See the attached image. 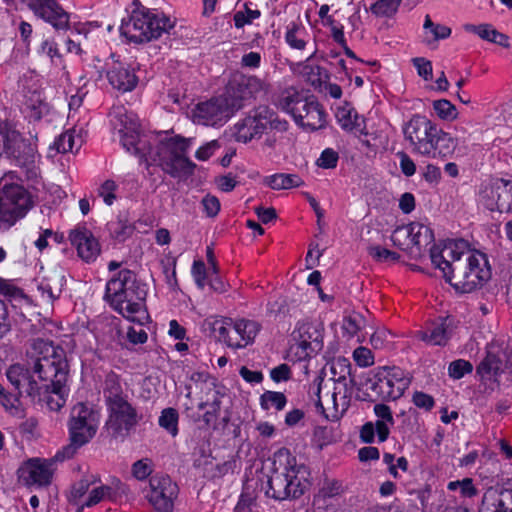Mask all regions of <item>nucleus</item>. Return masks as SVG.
<instances>
[{"label": "nucleus", "mask_w": 512, "mask_h": 512, "mask_svg": "<svg viewBox=\"0 0 512 512\" xmlns=\"http://www.w3.org/2000/svg\"><path fill=\"white\" fill-rule=\"evenodd\" d=\"M174 26L175 22L164 12L147 8L139 0H134L130 14L121 21L119 32L129 43L142 44L169 33Z\"/></svg>", "instance_id": "5"}, {"label": "nucleus", "mask_w": 512, "mask_h": 512, "mask_svg": "<svg viewBox=\"0 0 512 512\" xmlns=\"http://www.w3.org/2000/svg\"><path fill=\"white\" fill-rule=\"evenodd\" d=\"M0 136L3 142L1 146L2 155H4L11 164L20 168L30 170L34 167L37 148L29 140L8 123H0Z\"/></svg>", "instance_id": "13"}, {"label": "nucleus", "mask_w": 512, "mask_h": 512, "mask_svg": "<svg viewBox=\"0 0 512 512\" xmlns=\"http://www.w3.org/2000/svg\"><path fill=\"white\" fill-rule=\"evenodd\" d=\"M92 482L88 479H81L77 482H75L70 490V493L68 495V502L76 506L77 508L79 505H81V499L82 497L88 492Z\"/></svg>", "instance_id": "52"}, {"label": "nucleus", "mask_w": 512, "mask_h": 512, "mask_svg": "<svg viewBox=\"0 0 512 512\" xmlns=\"http://www.w3.org/2000/svg\"><path fill=\"white\" fill-rule=\"evenodd\" d=\"M310 469L297 460L286 447L273 454L272 468L262 488L265 495L277 501L298 499L310 486Z\"/></svg>", "instance_id": "4"}, {"label": "nucleus", "mask_w": 512, "mask_h": 512, "mask_svg": "<svg viewBox=\"0 0 512 512\" xmlns=\"http://www.w3.org/2000/svg\"><path fill=\"white\" fill-rule=\"evenodd\" d=\"M201 205L205 215L210 218L216 217L221 208L219 199L211 194H206L202 198Z\"/></svg>", "instance_id": "61"}, {"label": "nucleus", "mask_w": 512, "mask_h": 512, "mask_svg": "<svg viewBox=\"0 0 512 512\" xmlns=\"http://www.w3.org/2000/svg\"><path fill=\"white\" fill-rule=\"evenodd\" d=\"M147 294V284L134 271L124 268L106 282L103 300L125 319L144 325L149 319Z\"/></svg>", "instance_id": "3"}, {"label": "nucleus", "mask_w": 512, "mask_h": 512, "mask_svg": "<svg viewBox=\"0 0 512 512\" xmlns=\"http://www.w3.org/2000/svg\"><path fill=\"white\" fill-rule=\"evenodd\" d=\"M69 424L97 427L96 414L85 403H77L70 412Z\"/></svg>", "instance_id": "38"}, {"label": "nucleus", "mask_w": 512, "mask_h": 512, "mask_svg": "<svg viewBox=\"0 0 512 512\" xmlns=\"http://www.w3.org/2000/svg\"><path fill=\"white\" fill-rule=\"evenodd\" d=\"M191 273L197 287L203 289L209 277L205 263L202 260H195L192 265Z\"/></svg>", "instance_id": "59"}, {"label": "nucleus", "mask_w": 512, "mask_h": 512, "mask_svg": "<svg viewBox=\"0 0 512 512\" xmlns=\"http://www.w3.org/2000/svg\"><path fill=\"white\" fill-rule=\"evenodd\" d=\"M38 52L49 57L52 63H61L63 61L58 43L54 38L44 39L40 44Z\"/></svg>", "instance_id": "53"}, {"label": "nucleus", "mask_w": 512, "mask_h": 512, "mask_svg": "<svg viewBox=\"0 0 512 512\" xmlns=\"http://www.w3.org/2000/svg\"><path fill=\"white\" fill-rule=\"evenodd\" d=\"M70 443L57 451L55 458L63 461L72 458L77 450L87 444L96 434L97 427L68 423Z\"/></svg>", "instance_id": "27"}, {"label": "nucleus", "mask_w": 512, "mask_h": 512, "mask_svg": "<svg viewBox=\"0 0 512 512\" xmlns=\"http://www.w3.org/2000/svg\"><path fill=\"white\" fill-rule=\"evenodd\" d=\"M117 120L120 125V142L123 148L137 157L147 170L157 165L173 178L188 179L196 164L188 157L192 138L180 134L159 141L155 149L146 136L140 134V124L132 113H121Z\"/></svg>", "instance_id": "1"}, {"label": "nucleus", "mask_w": 512, "mask_h": 512, "mask_svg": "<svg viewBox=\"0 0 512 512\" xmlns=\"http://www.w3.org/2000/svg\"><path fill=\"white\" fill-rule=\"evenodd\" d=\"M282 106L303 128L316 131L325 126V110L314 95L295 92L284 97Z\"/></svg>", "instance_id": "11"}, {"label": "nucleus", "mask_w": 512, "mask_h": 512, "mask_svg": "<svg viewBox=\"0 0 512 512\" xmlns=\"http://www.w3.org/2000/svg\"><path fill=\"white\" fill-rule=\"evenodd\" d=\"M336 120L342 130L346 132H359L367 135L365 119L360 116L357 110L348 102L339 106L335 113Z\"/></svg>", "instance_id": "30"}, {"label": "nucleus", "mask_w": 512, "mask_h": 512, "mask_svg": "<svg viewBox=\"0 0 512 512\" xmlns=\"http://www.w3.org/2000/svg\"><path fill=\"white\" fill-rule=\"evenodd\" d=\"M68 239L77 256L85 263H94L101 254V244L85 223L77 224L69 231Z\"/></svg>", "instance_id": "19"}, {"label": "nucleus", "mask_w": 512, "mask_h": 512, "mask_svg": "<svg viewBox=\"0 0 512 512\" xmlns=\"http://www.w3.org/2000/svg\"><path fill=\"white\" fill-rule=\"evenodd\" d=\"M298 348L301 349L299 358L311 357L323 347V334L312 322H303L297 325Z\"/></svg>", "instance_id": "25"}, {"label": "nucleus", "mask_w": 512, "mask_h": 512, "mask_svg": "<svg viewBox=\"0 0 512 512\" xmlns=\"http://www.w3.org/2000/svg\"><path fill=\"white\" fill-rule=\"evenodd\" d=\"M269 93V84L255 75L235 74L224 90L233 112H237L244 106L258 100H264Z\"/></svg>", "instance_id": "9"}, {"label": "nucleus", "mask_w": 512, "mask_h": 512, "mask_svg": "<svg viewBox=\"0 0 512 512\" xmlns=\"http://www.w3.org/2000/svg\"><path fill=\"white\" fill-rule=\"evenodd\" d=\"M33 374L35 373L29 367L20 363L11 365L6 371L7 380L19 394L26 393L27 396L35 398L40 396L41 387Z\"/></svg>", "instance_id": "23"}, {"label": "nucleus", "mask_w": 512, "mask_h": 512, "mask_svg": "<svg viewBox=\"0 0 512 512\" xmlns=\"http://www.w3.org/2000/svg\"><path fill=\"white\" fill-rule=\"evenodd\" d=\"M391 427L393 425L383 421H367L360 428L359 438L365 444L374 443L376 437L378 443H383L389 438Z\"/></svg>", "instance_id": "33"}, {"label": "nucleus", "mask_w": 512, "mask_h": 512, "mask_svg": "<svg viewBox=\"0 0 512 512\" xmlns=\"http://www.w3.org/2000/svg\"><path fill=\"white\" fill-rule=\"evenodd\" d=\"M112 488L106 485L94 488L90 491L87 499L78 508L76 512H82L85 507H92L98 504L105 496L110 497Z\"/></svg>", "instance_id": "54"}, {"label": "nucleus", "mask_w": 512, "mask_h": 512, "mask_svg": "<svg viewBox=\"0 0 512 512\" xmlns=\"http://www.w3.org/2000/svg\"><path fill=\"white\" fill-rule=\"evenodd\" d=\"M109 84L122 93L133 91L139 82L135 70L129 65L116 62L106 73Z\"/></svg>", "instance_id": "28"}, {"label": "nucleus", "mask_w": 512, "mask_h": 512, "mask_svg": "<svg viewBox=\"0 0 512 512\" xmlns=\"http://www.w3.org/2000/svg\"><path fill=\"white\" fill-rule=\"evenodd\" d=\"M106 406L109 413L106 424L112 436L117 438L128 435L138 423L136 409L127 399L114 401L112 404Z\"/></svg>", "instance_id": "18"}, {"label": "nucleus", "mask_w": 512, "mask_h": 512, "mask_svg": "<svg viewBox=\"0 0 512 512\" xmlns=\"http://www.w3.org/2000/svg\"><path fill=\"white\" fill-rule=\"evenodd\" d=\"M472 31L481 39L491 43L498 44L503 47H508V36L497 31L491 24H480L472 26Z\"/></svg>", "instance_id": "40"}, {"label": "nucleus", "mask_w": 512, "mask_h": 512, "mask_svg": "<svg viewBox=\"0 0 512 512\" xmlns=\"http://www.w3.org/2000/svg\"><path fill=\"white\" fill-rule=\"evenodd\" d=\"M502 360L492 352H487L486 356L482 359L476 368V373L482 380H497L501 374Z\"/></svg>", "instance_id": "35"}, {"label": "nucleus", "mask_w": 512, "mask_h": 512, "mask_svg": "<svg viewBox=\"0 0 512 512\" xmlns=\"http://www.w3.org/2000/svg\"><path fill=\"white\" fill-rule=\"evenodd\" d=\"M430 140V146L423 149L421 156L446 160L452 157L458 145V141L450 133L444 131L438 125L435 128Z\"/></svg>", "instance_id": "24"}, {"label": "nucleus", "mask_w": 512, "mask_h": 512, "mask_svg": "<svg viewBox=\"0 0 512 512\" xmlns=\"http://www.w3.org/2000/svg\"><path fill=\"white\" fill-rule=\"evenodd\" d=\"M322 384L323 380L321 379L312 396L316 411L321 413L327 420L337 421L347 411L350 405V396L347 395V390L345 389L344 394L340 397V402H338L337 396L340 392H336L337 388L334 387L333 392H331L330 396L327 398V401L330 402L331 406L325 407L321 397L323 388Z\"/></svg>", "instance_id": "20"}, {"label": "nucleus", "mask_w": 512, "mask_h": 512, "mask_svg": "<svg viewBox=\"0 0 512 512\" xmlns=\"http://www.w3.org/2000/svg\"><path fill=\"white\" fill-rule=\"evenodd\" d=\"M226 396V388L219 384L215 389L207 391L201 396V401L198 404L199 410H205L202 420L210 426L214 424L219 417L222 399Z\"/></svg>", "instance_id": "29"}, {"label": "nucleus", "mask_w": 512, "mask_h": 512, "mask_svg": "<svg viewBox=\"0 0 512 512\" xmlns=\"http://www.w3.org/2000/svg\"><path fill=\"white\" fill-rule=\"evenodd\" d=\"M52 476L51 464L40 458L29 459L18 469L19 480L28 486H47Z\"/></svg>", "instance_id": "22"}, {"label": "nucleus", "mask_w": 512, "mask_h": 512, "mask_svg": "<svg viewBox=\"0 0 512 512\" xmlns=\"http://www.w3.org/2000/svg\"><path fill=\"white\" fill-rule=\"evenodd\" d=\"M22 394L8 392L6 389L0 394L1 406L12 416H20L23 412L20 397Z\"/></svg>", "instance_id": "46"}, {"label": "nucleus", "mask_w": 512, "mask_h": 512, "mask_svg": "<svg viewBox=\"0 0 512 512\" xmlns=\"http://www.w3.org/2000/svg\"><path fill=\"white\" fill-rule=\"evenodd\" d=\"M339 160L338 153L332 148L324 149L317 160V165L323 169H333Z\"/></svg>", "instance_id": "60"}, {"label": "nucleus", "mask_w": 512, "mask_h": 512, "mask_svg": "<svg viewBox=\"0 0 512 512\" xmlns=\"http://www.w3.org/2000/svg\"><path fill=\"white\" fill-rule=\"evenodd\" d=\"M436 127L435 122L420 113L413 114L408 121L404 122L402 133L413 153L421 155L424 147L430 146L431 136Z\"/></svg>", "instance_id": "17"}, {"label": "nucleus", "mask_w": 512, "mask_h": 512, "mask_svg": "<svg viewBox=\"0 0 512 512\" xmlns=\"http://www.w3.org/2000/svg\"><path fill=\"white\" fill-rule=\"evenodd\" d=\"M190 379L196 385H200L201 394L211 391V389L213 390L219 385L214 377H211L209 373L203 371L193 372Z\"/></svg>", "instance_id": "56"}, {"label": "nucleus", "mask_w": 512, "mask_h": 512, "mask_svg": "<svg viewBox=\"0 0 512 512\" xmlns=\"http://www.w3.org/2000/svg\"><path fill=\"white\" fill-rule=\"evenodd\" d=\"M235 113L224 94L199 102L192 110V120L202 126H223Z\"/></svg>", "instance_id": "15"}, {"label": "nucleus", "mask_w": 512, "mask_h": 512, "mask_svg": "<svg viewBox=\"0 0 512 512\" xmlns=\"http://www.w3.org/2000/svg\"><path fill=\"white\" fill-rule=\"evenodd\" d=\"M23 3L31 10L34 16L51 25L53 29L60 32L72 30L77 34L86 33L85 28L70 22V13L63 6L54 0H23Z\"/></svg>", "instance_id": "14"}, {"label": "nucleus", "mask_w": 512, "mask_h": 512, "mask_svg": "<svg viewBox=\"0 0 512 512\" xmlns=\"http://www.w3.org/2000/svg\"><path fill=\"white\" fill-rule=\"evenodd\" d=\"M178 422L179 413L175 408L169 407L161 411L158 424L172 437H176L179 433Z\"/></svg>", "instance_id": "42"}, {"label": "nucleus", "mask_w": 512, "mask_h": 512, "mask_svg": "<svg viewBox=\"0 0 512 512\" xmlns=\"http://www.w3.org/2000/svg\"><path fill=\"white\" fill-rule=\"evenodd\" d=\"M473 371V365L465 359H457L452 361L448 366V375L455 380L463 378L465 375Z\"/></svg>", "instance_id": "55"}, {"label": "nucleus", "mask_w": 512, "mask_h": 512, "mask_svg": "<svg viewBox=\"0 0 512 512\" xmlns=\"http://www.w3.org/2000/svg\"><path fill=\"white\" fill-rule=\"evenodd\" d=\"M65 285V275L60 271L53 270L41 278L38 283V290L43 297L46 296L48 300L54 301L61 296Z\"/></svg>", "instance_id": "32"}, {"label": "nucleus", "mask_w": 512, "mask_h": 512, "mask_svg": "<svg viewBox=\"0 0 512 512\" xmlns=\"http://www.w3.org/2000/svg\"><path fill=\"white\" fill-rule=\"evenodd\" d=\"M104 397L106 405L112 404L114 401L126 399V397L123 396V389L116 375H110L106 378Z\"/></svg>", "instance_id": "44"}, {"label": "nucleus", "mask_w": 512, "mask_h": 512, "mask_svg": "<svg viewBox=\"0 0 512 512\" xmlns=\"http://www.w3.org/2000/svg\"><path fill=\"white\" fill-rule=\"evenodd\" d=\"M264 183L273 190H286L300 187L304 184V181L297 174L275 173L267 176Z\"/></svg>", "instance_id": "36"}, {"label": "nucleus", "mask_w": 512, "mask_h": 512, "mask_svg": "<svg viewBox=\"0 0 512 512\" xmlns=\"http://www.w3.org/2000/svg\"><path fill=\"white\" fill-rule=\"evenodd\" d=\"M368 253L375 261L380 263H396L400 260V254L379 245L370 246Z\"/></svg>", "instance_id": "51"}, {"label": "nucleus", "mask_w": 512, "mask_h": 512, "mask_svg": "<svg viewBox=\"0 0 512 512\" xmlns=\"http://www.w3.org/2000/svg\"><path fill=\"white\" fill-rule=\"evenodd\" d=\"M465 246L466 242L460 240L429 249L432 264L447 283L463 294L482 288L492 275L488 256L479 250H461Z\"/></svg>", "instance_id": "2"}, {"label": "nucleus", "mask_w": 512, "mask_h": 512, "mask_svg": "<svg viewBox=\"0 0 512 512\" xmlns=\"http://www.w3.org/2000/svg\"><path fill=\"white\" fill-rule=\"evenodd\" d=\"M449 491H456L460 489V494L463 498H473L478 495L479 491L473 483V479L466 477L462 480L450 481L447 484Z\"/></svg>", "instance_id": "48"}, {"label": "nucleus", "mask_w": 512, "mask_h": 512, "mask_svg": "<svg viewBox=\"0 0 512 512\" xmlns=\"http://www.w3.org/2000/svg\"><path fill=\"white\" fill-rule=\"evenodd\" d=\"M212 328L220 342L238 350L254 343L262 325L251 319L222 317L213 322Z\"/></svg>", "instance_id": "10"}, {"label": "nucleus", "mask_w": 512, "mask_h": 512, "mask_svg": "<svg viewBox=\"0 0 512 512\" xmlns=\"http://www.w3.org/2000/svg\"><path fill=\"white\" fill-rule=\"evenodd\" d=\"M36 353L33 372L38 375L40 381L48 393H60L63 384H67L69 364L65 350L54 345L52 341L36 339L33 343Z\"/></svg>", "instance_id": "6"}, {"label": "nucleus", "mask_w": 512, "mask_h": 512, "mask_svg": "<svg viewBox=\"0 0 512 512\" xmlns=\"http://www.w3.org/2000/svg\"><path fill=\"white\" fill-rule=\"evenodd\" d=\"M412 233L413 222L397 226L391 234V241L393 245L408 252L410 256L412 251Z\"/></svg>", "instance_id": "39"}, {"label": "nucleus", "mask_w": 512, "mask_h": 512, "mask_svg": "<svg viewBox=\"0 0 512 512\" xmlns=\"http://www.w3.org/2000/svg\"><path fill=\"white\" fill-rule=\"evenodd\" d=\"M430 244H432L430 249L435 246L433 230L429 226L419 222H413L411 257L415 259L420 257L423 249ZM436 246L442 248L440 245L436 244Z\"/></svg>", "instance_id": "34"}, {"label": "nucleus", "mask_w": 512, "mask_h": 512, "mask_svg": "<svg viewBox=\"0 0 512 512\" xmlns=\"http://www.w3.org/2000/svg\"><path fill=\"white\" fill-rule=\"evenodd\" d=\"M433 109L442 120L452 121L457 118L456 107L447 99L433 101Z\"/></svg>", "instance_id": "50"}, {"label": "nucleus", "mask_w": 512, "mask_h": 512, "mask_svg": "<svg viewBox=\"0 0 512 512\" xmlns=\"http://www.w3.org/2000/svg\"><path fill=\"white\" fill-rule=\"evenodd\" d=\"M260 407L264 411L274 408L282 411L287 405V397L283 392L267 390L259 398Z\"/></svg>", "instance_id": "41"}, {"label": "nucleus", "mask_w": 512, "mask_h": 512, "mask_svg": "<svg viewBox=\"0 0 512 512\" xmlns=\"http://www.w3.org/2000/svg\"><path fill=\"white\" fill-rule=\"evenodd\" d=\"M410 379L405 371L397 366H379L373 370L368 379L370 389L379 400L395 401L399 399L408 388Z\"/></svg>", "instance_id": "12"}, {"label": "nucleus", "mask_w": 512, "mask_h": 512, "mask_svg": "<svg viewBox=\"0 0 512 512\" xmlns=\"http://www.w3.org/2000/svg\"><path fill=\"white\" fill-rule=\"evenodd\" d=\"M82 142L81 136L76 135V130L73 128L57 136L50 148L55 149L58 153L73 152L74 148L78 150L81 147Z\"/></svg>", "instance_id": "37"}, {"label": "nucleus", "mask_w": 512, "mask_h": 512, "mask_svg": "<svg viewBox=\"0 0 512 512\" xmlns=\"http://www.w3.org/2000/svg\"><path fill=\"white\" fill-rule=\"evenodd\" d=\"M322 25L330 29L331 37L335 43H345L344 26L339 21L335 20L334 17L327 18V21Z\"/></svg>", "instance_id": "63"}, {"label": "nucleus", "mask_w": 512, "mask_h": 512, "mask_svg": "<svg viewBox=\"0 0 512 512\" xmlns=\"http://www.w3.org/2000/svg\"><path fill=\"white\" fill-rule=\"evenodd\" d=\"M363 323L364 319L360 314L354 313L348 315L343 319V333L348 337H354L360 331Z\"/></svg>", "instance_id": "58"}, {"label": "nucleus", "mask_w": 512, "mask_h": 512, "mask_svg": "<svg viewBox=\"0 0 512 512\" xmlns=\"http://www.w3.org/2000/svg\"><path fill=\"white\" fill-rule=\"evenodd\" d=\"M256 499L254 491L250 490L248 486H244L233 512H251L252 508L256 506Z\"/></svg>", "instance_id": "49"}, {"label": "nucleus", "mask_w": 512, "mask_h": 512, "mask_svg": "<svg viewBox=\"0 0 512 512\" xmlns=\"http://www.w3.org/2000/svg\"><path fill=\"white\" fill-rule=\"evenodd\" d=\"M353 359L359 367H369L374 364L372 351L364 346H359L353 351Z\"/></svg>", "instance_id": "62"}, {"label": "nucleus", "mask_w": 512, "mask_h": 512, "mask_svg": "<svg viewBox=\"0 0 512 512\" xmlns=\"http://www.w3.org/2000/svg\"><path fill=\"white\" fill-rule=\"evenodd\" d=\"M400 3L398 0H377L371 5L370 11L377 17H391L397 12Z\"/></svg>", "instance_id": "47"}, {"label": "nucleus", "mask_w": 512, "mask_h": 512, "mask_svg": "<svg viewBox=\"0 0 512 512\" xmlns=\"http://www.w3.org/2000/svg\"><path fill=\"white\" fill-rule=\"evenodd\" d=\"M150 490L146 495L155 512H174L179 487L168 475H155L149 480Z\"/></svg>", "instance_id": "16"}, {"label": "nucleus", "mask_w": 512, "mask_h": 512, "mask_svg": "<svg viewBox=\"0 0 512 512\" xmlns=\"http://www.w3.org/2000/svg\"><path fill=\"white\" fill-rule=\"evenodd\" d=\"M118 184L111 179L105 180L98 188V195L107 206H112L117 199Z\"/></svg>", "instance_id": "57"}, {"label": "nucleus", "mask_w": 512, "mask_h": 512, "mask_svg": "<svg viewBox=\"0 0 512 512\" xmlns=\"http://www.w3.org/2000/svg\"><path fill=\"white\" fill-rule=\"evenodd\" d=\"M135 230L136 226L129 220L128 214L122 212L105 225V231L115 245L126 242L134 234Z\"/></svg>", "instance_id": "31"}, {"label": "nucleus", "mask_w": 512, "mask_h": 512, "mask_svg": "<svg viewBox=\"0 0 512 512\" xmlns=\"http://www.w3.org/2000/svg\"><path fill=\"white\" fill-rule=\"evenodd\" d=\"M488 210L499 213H512V180L498 178L486 188Z\"/></svg>", "instance_id": "21"}, {"label": "nucleus", "mask_w": 512, "mask_h": 512, "mask_svg": "<svg viewBox=\"0 0 512 512\" xmlns=\"http://www.w3.org/2000/svg\"><path fill=\"white\" fill-rule=\"evenodd\" d=\"M492 508L499 512H512V488H503Z\"/></svg>", "instance_id": "64"}, {"label": "nucleus", "mask_w": 512, "mask_h": 512, "mask_svg": "<svg viewBox=\"0 0 512 512\" xmlns=\"http://www.w3.org/2000/svg\"><path fill=\"white\" fill-rule=\"evenodd\" d=\"M251 2H246L243 5L244 11H236L233 15L234 26L236 29H242L245 25H250L256 19L261 17L259 9H251Z\"/></svg>", "instance_id": "45"}, {"label": "nucleus", "mask_w": 512, "mask_h": 512, "mask_svg": "<svg viewBox=\"0 0 512 512\" xmlns=\"http://www.w3.org/2000/svg\"><path fill=\"white\" fill-rule=\"evenodd\" d=\"M34 206L32 194L16 171L0 178V231H8L24 219Z\"/></svg>", "instance_id": "7"}, {"label": "nucleus", "mask_w": 512, "mask_h": 512, "mask_svg": "<svg viewBox=\"0 0 512 512\" xmlns=\"http://www.w3.org/2000/svg\"><path fill=\"white\" fill-rule=\"evenodd\" d=\"M455 329L456 325L452 317H440L421 332L420 339L429 345L443 347L451 340Z\"/></svg>", "instance_id": "26"}, {"label": "nucleus", "mask_w": 512, "mask_h": 512, "mask_svg": "<svg viewBox=\"0 0 512 512\" xmlns=\"http://www.w3.org/2000/svg\"><path fill=\"white\" fill-rule=\"evenodd\" d=\"M288 127L289 123L280 118L275 109L269 105H258L234 124L233 136L237 142L247 144L273 131L285 132Z\"/></svg>", "instance_id": "8"}, {"label": "nucleus", "mask_w": 512, "mask_h": 512, "mask_svg": "<svg viewBox=\"0 0 512 512\" xmlns=\"http://www.w3.org/2000/svg\"><path fill=\"white\" fill-rule=\"evenodd\" d=\"M305 33L304 27L297 22H290L285 32V41L292 49L303 50L306 41L301 37Z\"/></svg>", "instance_id": "43"}]
</instances>
